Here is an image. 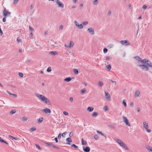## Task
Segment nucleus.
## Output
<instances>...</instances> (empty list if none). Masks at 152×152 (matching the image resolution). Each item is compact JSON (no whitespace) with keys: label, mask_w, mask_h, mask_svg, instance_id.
I'll return each mask as SVG.
<instances>
[{"label":"nucleus","mask_w":152,"mask_h":152,"mask_svg":"<svg viewBox=\"0 0 152 152\" xmlns=\"http://www.w3.org/2000/svg\"><path fill=\"white\" fill-rule=\"evenodd\" d=\"M46 145L47 146H51V144H49V143H46Z\"/></svg>","instance_id":"69168bd1"},{"label":"nucleus","mask_w":152,"mask_h":152,"mask_svg":"<svg viewBox=\"0 0 152 152\" xmlns=\"http://www.w3.org/2000/svg\"><path fill=\"white\" fill-rule=\"evenodd\" d=\"M107 49L106 48H104L103 50V53H106L107 52Z\"/></svg>","instance_id":"37998d69"},{"label":"nucleus","mask_w":152,"mask_h":152,"mask_svg":"<svg viewBox=\"0 0 152 152\" xmlns=\"http://www.w3.org/2000/svg\"><path fill=\"white\" fill-rule=\"evenodd\" d=\"M18 75L20 77H23V74L22 73L19 72L18 73Z\"/></svg>","instance_id":"a18cd8bd"},{"label":"nucleus","mask_w":152,"mask_h":152,"mask_svg":"<svg viewBox=\"0 0 152 152\" xmlns=\"http://www.w3.org/2000/svg\"><path fill=\"white\" fill-rule=\"evenodd\" d=\"M73 135V133L71 132H70L69 134V136L70 137H71Z\"/></svg>","instance_id":"052dcab7"},{"label":"nucleus","mask_w":152,"mask_h":152,"mask_svg":"<svg viewBox=\"0 0 152 152\" xmlns=\"http://www.w3.org/2000/svg\"><path fill=\"white\" fill-rule=\"evenodd\" d=\"M74 72L75 74L77 75L78 73V72L77 69H75L74 70Z\"/></svg>","instance_id":"58836bf2"},{"label":"nucleus","mask_w":152,"mask_h":152,"mask_svg":"<svg viewBox=\"0 0 152 152\" xmlns=\"http://www.w3.org/2000/svg\"><path fill=\"white\" fill-rule=\"evenodd\" d=\"M81 144L82 145V146L87 145V141L84 140L82 138L81 139Z\"/></svg>","instance_id":"2eb2a0df"},{"label":"nucleus","mask_w":152,"mask_h":152,"mask_svg":"<svg viewBox=\"0 0 152 152\" xmlns=\"http://www.w3.org/2000/svg\"><path fill=\"white\" fill-rule=\"evenodd\" d=\"M88 21H85L83 22L82 23V24L83 25L86 26V25L88 24Z\"/></svg>","instance_id":"c9c22d12"},{"label":"nucleus","mask_w":152,"mask_h":152,"mask_svg":"<svg viewBox=\"0 0 152 152\" xmlns=\"http://www.w3.org/2000/svg\"><path fill=\"white\" fill-rule=\"evenodd\" d=\"M98 85L100 87H101L103 85V83L101 81H99L98 83Z\"/></svg>","instance_id":"2f4dec72"},{"label":"nucleus","mask_w":152,"mask_h":152,"mask_svg":"<svg viewBox=\"0 0 152 152\" xmlns=\"http://www.w3.org/2000/svg\"><path fill=\"white\" fill-rule=\"evenodd\" d=\"M54 140H55L56 143H57L58 142V140L57 137H56L54 138Z\"/></svg>","instance_id":"13d9d810"},{"label":"nucleus","mask_w":152,"mask_h":152,"mask_svg":"<svg viewBox=\"0 0 152 152\" xmlns=\"http://www.w3.org/2000/svg\"><path fill=\"white\" fill-rule=\"evenodd\" d=\"M62 135L61 133H60L59 134L58 136V139H60Z\"/></svg>","instance_id":"3c124183"},{"label":"nucleus","mask_w":152,"mask_h":152,"mask_svg":"<svg viewBox=\"0 0 152 152\" xmlns=\"http://www.w3.org/2000/svg\"><path fill=\"white\" fill-rule=\"evenodd\" d=\"M96 132H97L98 134H100V135H102V136H104V135L103 134L102 132H100L99 131H98V130H97V131H96Z\"/></svg>","instance_id":"72a5a7b5"},{"label":"nucleus","mask_w":152,"mask_h":152,"mask_svg":"<svg viewBox=\"0 0 152 152\" xmlns=\"http://www.w3.org/2000/svg\"><path fill=\"white\" fill-rule=\"evenodd\" d=\"M0 142L2 143H4L6 145H8V143L6 142L1 137H0Z\"/></svg>","instance_id":"412c9836"},{"label":"nucleus","mask_w":152,"mask_h":152,"mask_svg":"<svg viewBox=\"0 0 152 152\" xmlns=\"http://www.w3.org/2000/svg\"><path fill=\"white\" fill-rule=\"evenodd\" d=\"M116 142L119 145L123 148L125 150H128L129 148L121 140L119 139H116Z\"/></svg>","instance_id":"f03ea898"},{"label":"nucleus","mask_w":152,"mask_h":152,"mask_svg":"<svg viewBox=\"0 0 152 152\" xmlns=\"http://www.w3.org/2000/svg\"><path fill=\"white\" fill-rule=\"evenodd\" d=\"M29 28L30 30L31 31H33L34 30V29L32 27H31L30 26H29Z\"/></svg>","instance_id":"864d4df0"},{"label":"nucleus","mask_w":152,"mask_h":152,"mask_svg":"<svg viewBox=\"0 0 152 152\" xmlns=\"http://www.w3.org/2000/svg\"><path fill=\"white\" fill-rule=\"evenodd\" d=\"M122 118L124 122L125 123V124L127 125V126L130 127V124H129V120L125 116H123Z\"/></svg>","instance_id":"423d86ee"},{"label":"nucleus","mask_w":152,"mask_h":152,"mask_svg":"<svg viewBox=\"0 0 152 152\" xmlns=\"http://www.w3.org/2000/svg\"><path fill=\"white\" fill-rule=\"evenodd\" d=\"M140 94V92L139 91H136L135 94H134V96L136 97H137L139 96V95Z\"/></svg>","instance_id":"a878e982"},{"label":"nucleus","mask_w":152,"mask_h":152,"mask_svg":"<svg viewBox=\"0 0 152 152\" xmlns=\"http://www.w3.org/2000/svg\"><path fill=\"white\" fill-rule=\"evenodd\" d=\"M16 112V110H13L11 111L10 113L11 114H13L15 113Z\"/></svg>","instance_id":"4c0bfd02"},{"label":"nucleus","mask_w":152,"mask_h":152,"mask_svg":"<svg viewBox=\"0 0 152 152\" xmlns=\"http://www.w3.org/2000/svg\"><path fill=\"white\" fill-rule=\"evenodd\" d=\"M88 32L91 35H94L95 34V31L93 28L90 27L88 28L87 30Z\"/></svg>","instance_id":"6e6552de"},{"label":"nucleus","mask_w":152,"mask_h":152,"mask_svg":"<svg viewBox=\"0 0 152 152\" xmlns=\"http://www.w3.org/2000/svg\"><path fill=\"white\" fill-rule=\"evenodd\" d=\"M36 95L40 101L42 102L47 104H49L50 103V100L47 97L44 95L38 94H36Z\"/></svg>","instance_id":"f257e3e1"},{"label":"nucleus","mask_w":152,"mask_h":152,"mask_svg":"<svg viewBox=\"0 0 152 152\" xmlns=\"http://www.w3.org/2000/svg\"><path fill=\"white\" fill-rule=\"evenodd\" d=\"M137 112H139L140 110V108L139 107L137 108Z\"/></svg>","instance_id":"e2e57ef3"},{"label":"nucleus","mask_w":152,"mask_h":152,"mask_svg":"<svg viewBox=\"0 0 152 152\" xmlns=\"http://www.w3.org/2000/svg\"><path fill=\"white\" fill-rule=\"evenodd\" d=\"M56 3L58 7L63 8L64 7V4L59 0H56Z\"/></svg>","instance_id":"0eeeda50"},{"label":"nucleus","mask_w":152,"mask_h":152,"mask_svg":"<svg viewBox=\"0 0 152 152\" xmlns=\"http://www.w3.org/2000/svg\"><path fill=\"white\" fill-rule=\"evenodd\" d=\"M6 17H4L3 18V21L4 22H6Z\"/></svg>","instance_id":"5fc2aeb1"},{"label":"nucleus","mask_w":152,"mask_h":152,"mask_svg":"<svg viewBox=\"0 0 152 152\" xmlns=\"http://www.w3.org/2000/svg\"><path fill=\"white\" fill-rule=\"evenodd\" d=\"M122 104L124 105V107H126V104L125 100H123L122 101Z\"/></svg>","instance_id":"f704fd0d"},{"label":"nucleus","mask_w":152,"mask_h":152,"mask_svg":"<svg viewBox=\"0 0 152 152\" xmlns=\"http://www.w3.org/2000/svg\"><path fill=\"white\" fill-rule=\"evenodd\" d=\"M58 54V52L56 50L50 52L49 54L50 55L52 56H55L57 55Z\"/></svg>","instance_id":"dca6fc26"},{"label":"nucleus","mask_w":152,"mask_h":152,"mask_svg":"<svg viewBox=\"0 0 152 152\" xmlns=\"http://www.w3.org/2000/svg\"><path fill=\"white\" fill-rule=\"evenodd\" d=\"M106 68L109 70H110L111 68V66L110 64H109L106 66Z\"/></svg>","instance_id":"7c9ffc66"},{"label":"nucleus","mask_w":152,"mask_h":152,"mask_svg":"<svg viewBox=\"0 0 152 152\" xmlns=\"http://www.w3.org/2000/svg\"><path fill=\"white\" fill-rule=\"evenodd\" d=\"M83 150L85 152H89L90 151V148L89 146H82Z\"/></svg>","instance_id":"1a4fd4ad"},{"label":"nucleus","mask_w":152,"mask_h":152,"mask_svg":"<svg viewBox=\"0 0 152 152\" xmlns=\"http://www.w3.org/2000/svg\"><path fill=\"white\" fill-rule=\"evenodd\" d=\"M74 45V42L72 41H70L69 42L68 45L65 44L64 46L67 49H71L72 48Z\"/></svg>","instance_id":"7ed1b4c3"},{"label":"nucleus","mask_w":152,"mask_h":152,"mask_svg":"<svg viewBox=\"0 0 152 152\" xmlns=\"http://www.w3.org/2000/svg\"><path fill=\"white\" fill-rule=\"evenodd\" d=\"M94 110V107L91 106H89L86 109V110L88 112H91L93 111Z\"/></svg>","instance_id":"ddd939ff"},{"label":"nucleus","mask_w":152,"mask_h":152,"mask_svg":"<svg viewBox=\"0 0 152 152\" xmlns=\"http://www.w3.org/2000/svg\"><path fill=\"white\" fill-rule=\"evenodd\" d=\"M110 59V57L109 56H107L106 57V60L108 61Z\"/></svg>","instance_id":"de8ad7c7"},{"label":"nucleus","mask_w":152,"mask_h":152,"mask_svg":"<svg viewBox=\"0 0 152 152\" xmlns=\"http://www.w3.org/2000/svg\"><path fill=\"white\" fill-rule=\"evenodd\" d=\"M69 100L71 102H72L73 100V98L72 97H70L69 98Z\"/></svg>","instance_id":"4d7b16f0"},{"label":"nucleus","mask_w":152,"mask_h":152,"mask_svg":"<svg viewBox=\"0 0 152 152\" xmlns=\"http://www.w3.org/2000/svg\"><path fill=\"white\" fill-rule=\"evenodd\" d=\"M0 34L1 35H2L3 34V32L1 28H0Z\"/></svg>","instance_id":"bf43d9fd"},{"label":"nucleus","mask_w":152,"mask_h":152,"mask_svg":"<svg viewBox=\"0 0 152 152\" xmlns=\"http://www.w3.org/2000/svg\"><path fill=\"white\" fill-rule=\"evenodd\" d=\"M50 45L53 47H55L57 46V43L55 41H52L50 42Z\"/></svg>","instance_id":"f3484780"},{"label":"nucleus","mask_w":152,"mask_h":152,"mask_svg":"<svg viewBox=\"0 0 152 152\" xmlns=\"http://www.w3.org/2000/svg\"><path fill=\"white\" fill-rule=\"evenodd\" d=\"M51 71V68L50 67H48L47 69V72H50Z\"/></svg>","instance_id":"79ce46f5"},{"label":"nucleus","mask_w":152,"mask_h":152,"mask_svg":"<svg viewBox=\"0 0 152 152\" xmlns=\"http://www.w3.org/2000/svg\"><path fill=\"white\" fill-rule=\"evenodd\" d=\"M36 146L37 147V148L39 150H41L42 149L40 147V146L39 145L37 144H36Z\"/></svg>","instance_id":"49530a36"},{"label":"nucleus","mask_w":152,"mask_h":152,"mask_svg":"<svg viewBox=\"0 0 152 152\" xmlns=\"http://www.w3.org/2000/svg\"><path fill=\"white\" fill-rule=\"evenodd\" d=\"M17 41L18 42H20V40L18 38L17 39Z\"/></svg>","instance_id":"338daca9"},{"label":"nucleus","mask_w":152,"mask_h":152,"mask_svg":"<svg viewBox=\"0 0 152 152\" xmlns=\"http://www.w3.org/2000/svg\"><path fill=\"white\" fill-rule=\"evenodd\" d=\"M63 28V26L62 25H61L60 26L59 28H60V29H61V30Z\"/></svg>","instance_id":"6e6d98bb"},{"label":"nucleus","mask_w":152,"mask_h":152,"mask_svg":"<svg viewBox=\"0 0 152 152\" xmlns=\"http://www.w3.org/2000/svg\"><path fill=\"white\" fill-rule=\"evenodd\" d=\"M19 0H14L13 1V3L14 4H16L19 1Z\"/></svg>","instance_id":"603ef678"},{"label":"nucleus","mask_w":152,"mask_h":152,"mask_svg":"<svg viewBox=\"0 0 152 152\" xmlns=\"http://www.w3.org/2000/svg\"><path fill=\"white\" fill-rule=\"evenodd\" d=\"M98 3V0H93V4L94 5H96Z\"/></svg>","instance_id":"bb28decb"},{"label":"nucleus","mask_w":152,"mask_h":152,"mask_svg":"<svg viewBox=\"0 0 152 152\" xmlns=\"http://www.w3.org/2000/svg\"><path fill=\"white\" fill-rule=\"evenodd\" d=\"M9 137H10V138L12 140H19L18 139L17 137H14L11 135H9Z\"/></svg>","instance_id":"393cba45"},{"label":"nucleus","mask_w":152,"mask_h":152,"mask_svg":"<svg viewBox=\"0 0 152 152\" xmlns=\"http://www.w3.org/2000/svg\"><path fill=\"white\" fill-rule=\"evenodd\" d=\"M94 137L95 140H97L99 138V136L97 135H95L94 136Z\"/></svg>","instance_id":"e433bc0d"},{"label":"nucleus","mask_w":152,"mask_h":152,"mask_svg":"<svg viewBox=\"0 0 152 152\" xmlns=\"http://www.w3.org/2000/svg\"><path fill=\"white\" fill-rule=\"evenodd\" d=\"M36 128L33 127L30 129L29 130L30 132H33L36 130Z\"/></svg>","instance_id":"b1692460"},{"label":"nucleus","mask_w":152,"mask_h":152,"mask_svg":"<svg viewBox=\"0 0 152 152\" xmlns=\"http://www.w3.org/2000/svg\"><path fill=\"white\" fill-rule=\"evenodd\" d=\"M7 92L10 95L13 96L14 97H17V95L16 94H13L9 91Z\"/></svg>","instance_id":"cd10ccee"},{"label":"nucleus","mask_w":152,"mask_h":152,"mask_svg":"<svg viewBox=\"0 0 152 152\" xmlns=\"http://www.w3.org/2000/svg\"><path fill=\"white\" fill-rule=\"evenodd\" d=\"M130 106L131 107H133V103L132 102H131L130 104Z\"/></svg>","instance_id":"680f3d73"},{"label":"nucleus","mask_w":152,"mask_h":152,"mask_svg":"<svg viewBox=\"0 0 152 152\" xmlns=\"http://www.w3.org/2000/svg\"><path fill=\"white\" fill-rule=\"evenodd\" d=\"M86 89L84 88H83L81 90V92L82 94H83L85 93L86 92Z\"/></svg>","instance_id":"c756f323"},{"label":"nucleus","mask_w":152,"mask_h":152,"mask_svg":"<svg viewBox=\"0 0 152 152\" xmlns=\"http://www.w3.org/2000/svg\"><path fill=\"white\" fill-rule=\"evenodd\" d=\"M74 23L75 25V26L77 27V28L80 29H82L83 28V25L82 24L79 23L77 21H75Z\"/></svg>","instance_id":"39448f33"},{"label":"nucleus","mask_w":152,"mask_h":152,"mask_svg":"<svg viewBox=\"0 0 152 152\" xmlns=\"http://www.w3.org/2000/svg\"><path fill=\"white\" fill-rule=\"evenodd\" d=\"M104 110L105 111H106L108 110V107L107 105L104 106L103 108Z\"/></svg>","instance_id":"473e14b6"},{"label":"nucleus","mask_w":152,"mask_h":152,"mask_svg":"<svg viewBox=\"0 0 152 152\" xmlns=\"http://www.w3.org/2000/svg\"><path fill=\"white\" fill-rule=\"evenodd\" d=\"M66 141L67 142V144L70 145V142H72V140L71 138L70 137H68L66 139Z\"/></svg>","instance_id":"a211bd4d"},{"label":"nucleus","mask_w":152,"mask_h":152,"mask_svg":"<svg viewBox=\"0 0 152 152\" xmlns=\"http://www.w3.org/2000/svg\"><path fill=\"white\" fill-rule=\"evenodd\" d=\"M145 147L149 152H152V147L149 146H146Z\"/></svg>","instance_id":"6ab92c4d"},{"label":"nucleus","mask_w":152,"mask_h":152,"mask_svg":"<svg viewBox=\"0 0 152 152\" xmlns=\"http://www.w3.org/2000/svg\"><path fill=\"white\" fill-rule=\"evenodd\" d=\"M83 5L82 4H80V6L81 7H83Z\"/></svg>","instance_id":"774afa93"},{"label":"nucleus","mask_w":152,"mask_h":152,"mask_svg":"<svg viewBox=\"0 0 152 152\" xmlns=\"http://www.w3.org/2000/svg\"><path fill=\"white\" fill-rule=\"evenodd\" d=\"M71 80H72V78L70 77H68L66 78H65L64 79V81L67 82H69Z\"/></svg>","instance_id":"4be33fe9"},{"label":"nucleus","mask_w":152,"mask_h":152,"mask_svg":"<svg viewBox=\"0 0 152 152\" xmlns=\"http://www.w3.org/2000/svg\"><path fill=\"white\" fill-rule=\"evenodd\" d=\"M10 14V12H8L6 9H4L3 11V14L4 17H6L8 15Z\"/></svg>","instance_id":"4468645a"},{"label":"nucleus","mask_w":152,"mask_h":152,"mask_svg":"<svg viewBox=\"0 0 152 152\" xmlns=\"http://www.w3.org/2000/svg\"><path fill=\"white\" fill-rule=\"evenodd\" d=\"M72 146L74 147L76 149H77L78 148L77 147V146H76L75 144H72Z\"/></svg>","instance_id":"8fccbe9b"},{"label":"nucleus","mask_w":152,"mask_h":152,"mask_svg":"<svg viewBox=\"0 0 152 152\" xmlns=\"http://www.w3.org/2000/svg\"><path fill=\"white\" fill-rule=\"evenodd\" d=\"M66 132H64L62 134H61V135L63 137H66Z\"/></svg>","instance_id":"a19ab883"},{"label":"nucleus","mask_w":152,"mask_h":152,"mask_svg":"<svg viewBox=\"0 0 152 152\" xmlns=\"http://www.w3.org/2000/svg\"><path fill=\"white\" fill-rule=\"evenodd\" d=\"M121 43L122 45H127L129 44V43L126 40H122L121 41Z\"/></svg>","instance_id":"f8f14e48"},{"label":"nucleus","mask_w":152,"mask_h":152,"mask_svg":"<svg viewBox=\"0 0 152 152\" xmlns=\"http://www.w3.org/2000/svg\"><path fill=\"white\" fill-rule=\"evenodd\" d=\"M43 121V118L42 117H40L39 118L38 120V122L39 123H41Z\"/></svg>","instance_id":"c85d7f7f"},{"label":"nucleus","mask_w":152,"mask_h":152,"mask_svg":"<svg viewBox=\"0 0 152 152\" xmlns=\"http://www.w3.org/2000/svg\"><path fill=\"white\" fill-rule=\"evenodd\" d=\"M28 119V118L26 116H24L22 117L21 120L23 121H26Z\"/></svg>","instance_id":"5701e85b"},{"label":"nucleus","mask_w":152,"mask_h":152,"mask_svg":"<svg viewBox=\"0 0 152 152\" xmlns=\"http://www.w3.org/2000/svg\"><path fill=\"white\" fill-rule=\"evenodd\" d=\"M98 115V113L96 112H94L92 114L91 116L93 117H96Z\"/></svg>","instance_id":"aec40b11"},{"label":"nucleus","mask_w":152,"mask_h":152,"mask_svg":"<svg viewBox=\"0 0 152 152\" xmlns=\"http://www.w3.org/2000/svg\"><path fill=\"white\" fill-rule=\"evenodd\" d=\"M77 0H73V2L75 4L77 2Z\"/></svg>","instance_id":"0e129e2a"},{"label":"nucleus","mask_w":152,"mask_h":152,"mask_svg":"<svg viewBox=\"0 0 152 152\" xmlns=\"http://www.w3.org/2000/svg\"><path fill=\"white\" fill-rule=\"evenodd\" d=\"M42 111L45 114H50L51 113L50 110L48 108H45L42 110Z\"/></svg>","instance_id":"9b49d317"},{"label":"nucleus","mask_w":152,"mask_h":152,"mask_svg":"<svg viewBox=\"0 0 152 152\" xmlns=\"http://www.w3.org/2000/svg\"><path fill=\"white\" fill-rule=\"evenodd\" d=\"M142 125L144 129H145L147 132H151V130L148 129V125L147 122L144 121L142 123Z\"/></svg>","instance_id":"20e7f679"},{"label":"nucleus","mask_w":152,"mask_h":152,"mask_svg":"<svg viewBox=\"0 0 152 152\" xmlns=\"http://www.w3.org/2000/svg\"><path fill=\"white\" fill-rule=\"evenodd\" d=\"M104 94L106 99L108 101H110L111 99L110 94L107 92L105 91Z\"/></svg>","instance_id":"9d476101"},{"label":"nucleus","mask_w":152,"mask_h":152,"mask_svg":"<svg viewBox=\"0 0 152 152\" xmlns=\"http://www.w3.org/2000/svg\"><path fill=\"white\" fill-rule=\"evenodd\" d=\"M51 146L53 148H57L58 149H59V148L58 147L55 146V145H54L51 144Z\"/></svg>","instance_id":"ea45409f"},{"label":"nucleus","mask_w":152,"mask_h":152,"mask_svg":"<svg viewBox=\"0 0 152 152\" xmlns=\"http://www.w3.org/2000/svg\"><path fill=\"white\" fill-rule=\"evenodd\" d=\"M63 113L64 115H69L68 113L66 111H64L63 112Z\"/></svg>","instance_id":"c03bdc74"},{"label":"nucleus","mask_w":152,"mask_h":152,"mask_svg":"<svg viewBox=\"0 0 152 152\" xmlns=\"http://www.w3.org/2000/svg\"><path fill=\"white\" fill-rule=\"evenodd\" d=\"M147 7V6L145 5H143L142 7V8L144 10H145L146 9Z\"/></svg>","instance_id":"09e8293b"}]
</instances>
